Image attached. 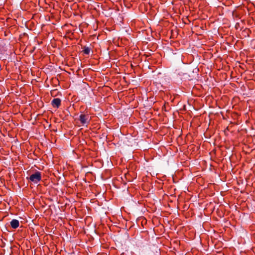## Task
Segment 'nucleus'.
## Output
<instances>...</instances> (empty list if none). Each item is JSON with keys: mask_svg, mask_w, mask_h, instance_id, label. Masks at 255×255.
Instances as JSON below:
<instances>
[{"mask_svg": "<svg viewBox=\"0 0 255 255\" xmlns=\"http://www.w3.org/2000/svg\"><path fill=\"white\" fill-rule=\"evenodd\" d=\"M10 226L13 229H16L19 226V222L18 220L16 219H13L10 222Z\"/></svg>", "mask_w": 255, "mask_h": 255, "instance_id": "nucleus-4", "label": "nucleus"}, {"mask_svg": "<svg viewBox=\"0 0 255 255\" xmlns=\"http://www.w3.org/2000/svg\"><path fill=\"white\" fill-rule=\"evenodd\" d=\"M91 51V48L89 47L84 46L83 48V52L86 55H89Z\"/></svg>", "mask_w": 255, "mask_h": 255, "instance_id": "nucleus-5", "label": "nucleus"}, {"mask_svg": "<svg viewBox=\"0 0 255 255\" xmlns=\"http://www.w3.org/2000/svg\"><path fill=\"white\" fill-rule=\"evenodd\" d=\"M27 179L33 183H37L41 180V173L40 172L36 171L30 175Z\"/></svg>", "mask_w": 255, "mask_h": 255, "instance_id": "nucleus-2", "label": "nucleus"}, {"mask_svg": "<svg viewBox=\"0 0 255 255\" xmlns=\"http://www.w3.org/2000/svg\"><path fill=\"white\" fill-rule=\"evenodd\" d=\"M79 120L82 126H87L90 123L91 118L87 113L81 112Z\"/></svg>", "mask_w": 255, "mask_h": 255, "instance_id": "nucleus-1", "label": "nucleus"}, {"mask_svg": "<svg viewBox=\"0 0 255 255\" xmlns=\"http://www.w3.org/2000/svg\"><path fill=\"white\" fill-rule=\"evenodd\" d=\"M1 70V65L0 64V70Z\"/></svg>", "mask_w": 255, "mask_h": 255, "instance_id": "nucleus-6", "label": "nucleus"}, {"mask_svg": "<svg viewBox=\"0 0 255 255\" xmlns=\"http://www.w3.org/2000/svg\"><path fill=\"white\" fill-rule=\"evenodd\" d=\"M61 103V100L59 98H54L52 100L51 104L53 108L58 109L60 106Z\"/></svg>", "mask_w": 255, "mask_h": 255, "instance_id": "nucleus-3", "label": "nucleus"}]
</instances>
